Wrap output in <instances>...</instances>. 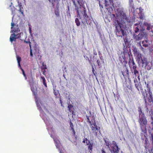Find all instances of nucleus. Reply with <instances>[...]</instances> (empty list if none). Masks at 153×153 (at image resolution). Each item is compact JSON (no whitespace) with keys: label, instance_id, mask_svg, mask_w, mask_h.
<instances>
[{"label":"nucleus","instance_id":"nucleus-1","mask_svg":"<svg viewBox=\"0 0 153 153\" xmlns=\"http://www.w3.org/2000/svg\"><path fill=\"white\" fill-rule=\"evenodd\" d=\"M75 7L77 13V17L75 19L76 26H79L80 22L84 25V28H86V24H90L92 21V18L87 14L86 8L84 5L83 0H72Z\"/></svg>","mask_w":153,"mask_h":153},{"label":"nucleus","instance_id":"nucleus-2","mask_svg":"<svg viewBox=\"0 0 153 153\" xmlns=\"http://www.w3.org/2000/svg\"><path fill=\"white\" fill-rule=\"evenodd\" d=\"M119 21L115 20L114 21L113 25L115 26V32L117 36L123 37L125 44L128 42L127 34L126 31L124 30V27H126V23L131 22V19L127 17L126 14L123 12L121 13L120 15Z\"/></svg>","mask_w":153,"mask_h":153},{"label":"nucleus","instance_id":"nucleus-3","mask_svg":"<svg viewBox=\"0 0 153 153\" xmlns=\"http://www.w3.org/2000/svg\"><path fill=\"white\" fill-rule=\"evenodd\" d=\"M138 121L140 123L142 131L144 133H146L147 132L146 125L147 124V121L144 114H143L141 116H139Z\"/></svg>","mask_w":153,"mask_h":153},{"label":"nucleus","instance_id":"nucleus-4","mask_svg":"<svg viewBox=\"0 0 153 153\" xmlns=\"http://www.w3.org/2000/svg\"><path fill=\"white\" fill-rule=\"evenodd\" d=\"M123 59L121 60L120 61L122 63H124L123 68L121 70V73L125 78L129 77V71L126 67V64H127V61L126 60V58L124 55L122 56Z\"/></svg>","mask_w":153,"mask_h":153},{"label":"nucleus","instance_id":"nucleus-5","mask_svg":"<svg viewBox=\"0 0 153 153\" xmlns=\"http://www.w3.org/2000/svg\"><path fill=\"white\" fill-rule=\"evenodd\" d=\"M144 29L142 27V29L140 30V33L139 34L134 36V39L136 41H139L143 38L147 37V33L144 31Z\"/></svg>","mask_w":153,"mask_h":153},{"label":"nucleus","instance_id":"nucleus-6","mask_svg":"<svg viewBox=\"0 0 153 153\" xmlns=\"http://www.w3.org/2000/svg\"><path fill=\"white\" fill-rule=\"evenodd\" d=\"M94 122H92V125L90 126L92 132L94 133L95 135L97 136V131H99L100 132V128L98 127L97 126L95 120L94 119L93 120Z\"/></svg>","mask_w":153,"mask_h":153},{"label":"nucleus","instance_id":"nucleus-7","mask_svg":"<svg viewBox=\"0 0 153 153\" xmlns=\"http://www.w3.org/2000/svg\"><path fill=\"white\" fill-rule=\"evenodd\" d=\"M112 143L114 146H111V149H110L111 153H118L119 148L117 143L114 141H113Z\"/></svg>","mask_w":153,"mask_h":153},{"label":"nucleus","instance_id":"nucleus-8","mask_svg":"<svg viewBox=\"0 0 153 153\" xmlns=\"http://www.w3.org/2000/svg\"><path fill=\"white\" fill-rule=\"evenodd\" d=\"M11 29H13L11 30V33H17L18 32H19L20 30L19 29L18 25H15V24L13 22L11 23Z\"/></svg>","mask_w":153,"mask_h":153},{"label":"nucleus","instance_id":"nucleus-9","mask_svg":"<svg viewBox=\"0 0 153 153\" xmlns=\"http://www.w3.org/2000/svg\"><path fill=\"white\" fill-rule=\"evenodd\" d=\"M128 64L130 68H132L133 69H137V66L134 62L133 57L131 58H129Z\"/></svg>","mask_w":153,"mask_h":153},{"label":"nucleus","instance_id":"nucleus-10","mask_svg":"<svg viewBox=\"0 0 153 153\" xmlns=\"http://www.w3.org/2000/svg\"><path fill=\"white\" fill-rule=\"evenodd\" d=\"M20 37V35L19 34H16L14 33H13L11 34L10 37V41L11 43L13 41H15L16 39L19 38Z\"/></svg>","mask_w":153,"mask_h":153},{"label":"nucleus","instance_id":"nucleus-11","mask_svg":"<svg viewBox=\"0 0 153 153\" xmlns=\"http://www.w3.org/2000/svg\"><path fill=\"white\" fill-rule=\"evenodd\" d=\"M143 25L146 28V30L147 31H151L152 32V26L150 23L146 22H144L143 23Z\"/></svg>","mask_w":153,"mask_h":153},{"label":"nucleus","instance_id":"nucleus-12","mask_svg":"<svg viewBox=\"0 0 153 153\" xmlns=\"http://www.w3.org/2000/svg\"><path fill=\"white\" fill-rule=\"evenodd\" d=\"M140 24V22H139V23H136L134 25V30L136 33L138 32L139 30L142 29H140L141 27Z\"/></svg>","mask_w":153,"mask_h":153},{"label":"nucleus","instance_id":"nucleus-13","mask_svg":"<svg viewBox=\"0 0 153 153\" xmlns=\"http://www.w3.org/2000/svg\"><path fill=\"white\" fill-rule=\"evenodd\" d=\"M134 53L135 55L137 57L138 59L139 60H140V58H141V54L139 53V52L136 50H134Z\"/></svg>","mask_w":153,"mask_h":153},{"label":"nucleus","instance_id":"nucleus-14","mask_svg":"<svg viewBox=\"0 0 153 153\" xmlns=\"http://www.w3.org/2000/svg\"><path fill=\"white\" fill-rule=\"evenodd\" d=\"M104 140L105 142V144L106 146H108L109 149H110V142L109 139L107 138H104Z\"/></svg>","mask_w":153,"mask_h":153},{"label":"nucleus","instance_id":"nucleus-15","mask_svg":"<svg viewBox=\"0 0 153 153\" xmlns=\"http://www.w3.org/2000/svg\"><path fill=\"white\" fill-rule=\"evenodd\" d=\"M134 71L133 73L134 74L135 76L136 77L137 76L138 79L139 81L140 80V74L138 72V71L137 70V69H133Z\"/></svg>","mask_w":153,"mask_h":153},{"label":"nucleus","instance_id":"nucleus-16","mask_svg":"<svg viewBox=\"0 0 153 153\" xmlns=\"http://www.w3.org/2000/svg\"><path fill=\"white\" fill-rule=\"evenodd\" d=\"M24 42L26 43H29V46L30 48V55L31 56L33 57V53H32V50L31 49V42L30 41H24Z\"/></svg>","mask_w":153,"mask_h":153},{"label":"nucleus","instance_id":"nucleus-17","mask_svg":"<svg viewBox=\"0 0 153 153\" xmlns=\"http://www.w3.org/2000/svg\"><path fill=\"white\" fill-rule=\"evenodd\" d=\"M33 53L36 56V55L39 56V50H38L36 47L34 48V50H33Z\"/></svg>","mask_w":153,"mask_h":153},{"label":"nucleus","instance_id":"nucleus-18","mask_svg":"<svg viewBox=\"0 0 153 153\" xmlns=\"http://www.w3.org/2000/svg\"><path fill=\"white\" fill-rule=\"evenodd\" d=\"M88 146V149L89 150L90 152H92L93 149V143L90 142V143H89Z\"/></svg>","mask_w":153,"mask_h":153},{"label":"nucleus","instance_id":"nucleus-19","mask_svg":"<svg viewBox=\"0 0 153 153\" xmlns=\"http://www.w3.org/2000/svg\"><path fill=\"white\" fill-rule=\"evenodd\" d=\"M148 40H146L145 41H142V43L143 44V46L145 48L147 47L148 46Z\"/></svg>","mask_w":153,"mask_h":153},{"label":"nucleus","instance_id":"nucleus-20","mask_svg":"<svg viewBox=\"0 0 153 153\" xmlns=\"http://www.w3.org/2000/svg\"><path fill=\"white\" fill-rule=\"evenodd\" d=\"M146 68L148 70H149L151 69L152 67V64L151 62H149L146 65Z\"/></svg>","mask_w":153,"mask_h":153},{"label":"nucleus","instance_id":"nucleus-21","mask_svg":"<svg viewBox=\"0 0 153 153\" xmlns=\"http://www.w3.org/2000/svg\"><path fill=\"white\" fill-rule=\"evenodd\" d=\"M17 59L18 63V65L19 67H21L20 65V62L21 60V58L19 56H17Z\"/></svg>","mask_w":153,"mask_h":153},{"label":"nucleus","instance_id":"nucleus-22","mask_svg":"<svg viewBox=\"0 0 153 153\" xmlns=\"http://www.w3.org/2000/svg\"><path fill=\"white\" fill-rule=\"evenodd\" d=\"M141 60V63L143 64V65H146L148 63V62H147L146 60L145 59V58H143V59L141 57V58H140V59Z\"/></svg>","mask_w":153,"mask_h":153},{"label":"nucleus","instance_id":"nucleus-23","mask_svg":"<svg viewBox=\"0 0 153 153\" xmlns=\"http://www.w3.org/2000/svg\"><path fill=\"white\" fill-rule=\"evenodd\" d=\"M82 142L84 143H86L87 145H88L89 143H90V141L88 140L86 138H84L83 139Z\"/></svg>","mask_w":153,"mask_h":153},{"label":"nucleus","instance_id":"nucleus-24","mask_svg":"<svg viewBox=\"0 0 153 153\" xmlns=\"http://www.w3.org/2000/svg\"><path fill=\"white\" fill-rule=\"evenodd\" d=\"M41 78L42 80L43 84L46 87H47V85L46 82V80L45 77L43 76H41Z\"/></svg>","mask_w":153,"mask_h":153},{"label":"nucleus","instance_id":"nucleus-25","mask_svg":"<svg viewBox=\"0 0 153 153\" xmlns=\"http://www.w3.org/2000/svg\"><path fill=\"white\" fill-rule=\"evenodd\" d=\"M19 68L22 71V74L23 75L24 77H25V80H27V77L26 76V75L25 74V73L24 70L21 67H20Z\"/></svg>","mask_w":153,"mask_h":153},{"label":"nucleus","instance_id":"nucleus-26","mask_svg":"<svg viewBox=\"0 0 153 153\" xmlns=\"http://www.w3.org/2000/svg\"><path fill=\"white\" fill-rule=\"evenodd\" d=\"M19 11L23 15V8L22 7V5H19Z\"/></svg>","mask_w":153,"mask_h":153},{"label":"nucleus","instance_id":"nucleus-27","mask_svg":"<svg viewBox=\"0 0 153 153\" xmlns=\"http://www.w3.org/2000/svg\"><path fill=\"white\" fill-rule=\"evenodd\" d=\"M86 118L87 120V121L90 124V126H91L92 125V122L93 121V119L91 120V121L90 120V119L89 118V116H86Z\"/></svg>","mask_w":153,"mask_h":153},{"label":"nucleus","instance_id":"nucleus-28","mask_svg":"<svg viewBox=\"0 0 153 153\" xmlns=\"http://www.w3.org/2000/svg\"><path fill=\"white\" fill-rule=\"evenodd\" d=\"M150 134L151 135L152 139H153V127L152 129H150L149 130Z\"/></svg>","mask_w":153,"mask_h":153},{"label":"nucleus","instance_id":"nucleus-29","mask_svg":"<svg viewBox=\"0 0 153 153\" xmlns=\"http://www.w3.org/2000/svg\"><path fill=\"white\" fill-rule=\"evenodd\" d=\"M148 101L150 103L153 102V99L152 96L150 94L149 97L148 98Z\"/></svg>","mask_w":153,"mask_h":153},{"label":"nucleus","instance_id":"nucleus-30","mask_svg":"<svg viewBox=\"0 0 153 153\" xmlns=\"http://www.w3.org/2000/svg\"><path fill=\"white\" fill-rule=\"evenodd\" d=\"M97 0L98 1V3H99V5H100V7L101 6L100 2L102 1H103V0ZM105 6L106 7H107L108 5H107V1H106V0H105Z\"/></svg>","mask_w":153,"mask_h":153},{"label":"nucleus","instance_id":"nucleus-31","mask_svg":"<svg viewBox=\"0 0 153 153\" xmlns=\"http://www.w3.org/2000/svg\"><path fill=\"white\" fill-rule=\"evenodd\" d=\"M97 62L98 64V65L99 67V68H100L101 67V64H102V63H103L102 62H101V60L99 59L97 60Z\"/></svg>","mask_w":153,"mask_h":153},{"label":"nucleus","instance_id":"nucleus-32","mask_svg":"<svg viewBox=\"0 0 153 153\" xmlns=\"http://www.w3.org/2000/svg\"><path fill=\"white\" fill-rule=\"evenodd\" d=\"M129 4L130 7L132 8H134V4L133 3V0H129Z\"/></svg>","mask_w":153,"mask_h":153},{"label":"nucleus","instance_id":"nucleus-33","mask_svg":"<svg viewBox=\"0 0 153 153\" xmlns=\"http://www.w3.org/2000/svg\"><path fill=\"white\" fill-rule=\"evenodd\" d=\"M69 124L70 125V126L71 128V129H74V126L73 123H72L71 120H70L69 121Z\"/></svg>","mask_w":153,"mask_h":153},{"label":"nucleus","instance_id":"nucleus-34","mask_svg":"<svg viewBox=\"0 0 153 153\" xmlns=\"http://www.w3.org/2000/svg\"><path fill=\"white\" fill-rule=\"evenodd\" d=\"M33 80L32 77V75L31 74L30 76V78L29 80H28V82L29 83H30L33 82Z\"/></svg>","mask_w":153,"mask_h":153},{"label":"nucleus","instance_id":"nucleus-35","mask_svg":"<svg viewBox=\"0 0 153 153\" xmlns=\"http://www.w3.org/2000/svg\"><path fill=\"white\" fill-rule=\"evenodd\" d=\"M42 71H43V70H45L47 69L46 65L45 64H43L42 68H41Z\"/></svg>","mask_w":153,"mask_h":153},{"label":"nucleus","instance_id":"nucleus-36","mask_svg":"<svg viewBox=\"0 0 153 153\" xmlns=\"http://www.w3.org/2000/svg\"><path fill=\"white\" fill-rule=\"evenodd\" d=\"M73 107V106L71 105V104H68V109L69 111L70 112H71V109Z\"/></svg>","mask_w":153,"mask_h":153},{"label":"nucleus","instance_id":"nucleus-37","mask_svg":"<svg viewBox=\"0 0 153 153\" xmlns=\"http://www.w3.org/2000/svg\"><path fill=\"white\" fill-rule=\"evenodd\" d=\"M139 83L138 82L136 84H135V86L137 89L139 91Z\"/></svg>","mask_w":153,"mask_h":153},{"label":"nucleus","instance_id":"nucleus-38","mask_svg":"<svg viewBox=\"0 0 153 153\" xmlns=\"http://www.w3.org/2000/svg\"><path fill=\"white\" fill-rule=\"evenodd\" d=\"M145 94H146V96L147 95V93H146L145 94L143 93H142V94L144 96V101H145V102L146 103V99Z\"/></svg>","mask_w":153,"mask_h":153},{"label":"nucleus","instance_id":"nucleus-39","mask_svg":"<svg viewBox=\"0 0 153 153\" xmlns=\"http://www.w3.org/2000/svg\"><path fill=\"white\" fill-rule=\"evenodd\" d=\"M144 114L143 112H142V110L140 109V110L139 111V116H141L142 114Z\"/></svg>","mask_w":153,"mask_h":153},{"label":"nucleus","instance_id":"nucleus-40","mask_svg":"<svg viewBox=\"0 0 153 153\" xmlns=\"http://www.w3.org/2000/svg\"><path fill=\"white\" fill-rule=\"evenodd\" d=\"M99 57H100V60H101V62H104V59H103L102 56H100Z\"/></svg>","mask_w":153,"mask_h":153},{"label":"nucleus","instance_id":"nucleus-41","mask_svg":"<svg viewBox=\"0 0 153 153\" xmlns=\"http://www.w3.org/2000/svg\"><path fill=\"white\" fill-rule=\"evenodd\" d=\"M35 100L36 103V105H37V107H39V105H40V104H39V103L37 99H35Z\"/></svg>","mask_w":153,"mask_h":153},{"label":"nucleus","instance_id":"nucleus-42","mask_svg":"<svg viewBox=\"0 0 153 153\" xmlns=\"http://www.w3.org/2000/svg\"><path fill=\"white\" fill-rule=\"evenodd\" d=\"M38 109L40 111H42V109L40 105H39V107H38Z\"/></svg>","mask_w":153,"mask_h":153},{"label":"nucleus","instance_id":"nucleus-43","mask_svg":"<svg viewBox=\"0 0 153 153\" xmlns=\"http://www.w3.org/2000/svg\"><path fill=\"white\" fill-rule=\"evenodd\" d=\"M138 43L139 44V45H140V47H141V49L143 51V50L144 49V48H143V47H142V46L141 45V42H140Z\"/></svg>","mask_w":153,"mask_h":153},{"label":"nucleus","instance_id":"nucleus-44","mask_svg":"<svg viewBox=\"0 0 153 153\" xmlns=\"http://www.w3.org/2000/svg\"><path fill=\"white\" fill-rule=\"evenodd\" d=\"M31 90L32 91V92H33V93L34 94V95L36 96V93H35V91H34L33 89H32V88H31Z\"/></svg>","mask_w":153,"mask_h":153},{"label":"nucleus","instance_id":"nucleus-45","mask_svg":"<svg viewBox=\"0 0 153 153\" xmlns=\"http://www.w3.org/2000/svg\"><path fill=\"white\" fill-rule=\"evenodd\" d=\"M71 130H72V132H73V135H75L76 132H75V131L74 130V129H71Z\"/></svg>","mask_w":153,"mask_h":153},{"label":"nucleus","instance_id":"nucleus-46","mask_svg":"<svg viewBox=\"0 0 153 153\" xmlns=\"http://www.w3.org/2000/svg\"><path fill=\"white\" fill-rule=\"evenodd\" d=\"M101 152L102 153H106V152L105 151L104 149H101Z\"/></svg>","mask_w":153,"mask_h":153},{"label":"nucleus","instance_id":"nucleus-47","mask_svg":"<svg viewBox=\"0 0 153 153\" xmlns=\"http://www.w3.org/2000/svg\"><path fill=\"white\" fill-rule=\"evenodd\" d=\"M151 118H152V122H151V124L152 125V128H153V118H152V117H151ZM152 129V128H150L149 129H149Z\"/></svg>","mask_w":153,"mask_h":153},{"label":"nucleus","instance_id":"nucleus-48","mask_svg":"<svg viewBox=\"0 0 153 153\" xmlns=\"http://www.w3.org/2000/svg\"><path fill=\"white\" fill-rule=\"evenodd\" d=\"M59 101L60 102V104H61V106H62V100H61V98H60V99Z\"/></svg>","mask_w":153,"mask_h":153},{"label":"nucleus","instance_id":"nucleus-49","mask_svg":"<svg viewBox=\"0 0 153 153\" xmlns=\"http://www.w3.org/2000/svg\"><path fill=\"white\" fill-rule=\"evenodd\" d=\"M92 71L93 72V73H94V74L95 75V74L94 73V68L93 65H92Z\"/></svg>","mask_w":153,"mask_h":153},{"label":"nucleus","instance_id":"nucleus-50","mask_svg":"<svg viewBox=\"0 0 153 153\" xmlns=\"http://www.w3.org/2000/svg\"><path fill=\"white\" fill-rule=\"evenodd\" d=\"M45 70H43V71H42V74H43L44 75H45V72H46V71Z\"/></svg>","mask_w":153,"mask_h":153},{"label":"nucleus","instance_id":"nucleus-51","mask_svg":"<svg viewBox=\"0 0 153 153\" xmlns=\"http://www.w3.org/2000/svg\"><path fill=\"white\" fill-rule=\"evenodd\" d=\"M134 83H135V84L136 83H137V82H138L137 81V79H134Z\"/></svg>","mask_w":153,"mask_h":153},{"label":"nucleus","instance_id":"nucleus-52","mask_svg":"<svg viewBox=\"0 0 153 153\" xmlns=\"http://www.w3.org/2000/svg\"><path fill=\"white\" fill-rule=\"evenodd\" d=\"M94 54L95 55H97V53L96 51L95 52L94 50Z\"/></svg>","mask_w":153,"mask_h":153},{"label":"nucleus","instance_id":"nucleus-53","mask_svg":"<svg viewBox=\"0 0 153 153\" xmlns=\"http://www.w3.org/2000/svg\"><path fill=\"white\" fill-rule=\"evenodd\" d=\"M111 16L112 17H115V15L114 14H112L111 15Z\"/></svg>","mask_w":153,"mask_h":153},{"label":"nucleus","instance_id":"nucleus-54","mask_svg":"<svg viewBox=\"0 0 153 153\" xmlns=\"http://www.w3.org/2000/svg\"><path fill=\"white\" fill-rule=\"evenodd\" d=\"M89 116L90 117L91 115V111H89Z\"/></svg>","mask_w":153,"mask_h":153},{"label":"nucleus","instance_id":"nucleus-55","mask_svg":"<svg viewBox=\"0 0 153 153\" xmlns=\"http://www.w3.org/2000/svg\"><path fill=\"white\" fill-rule=\"evenodd\" d=\"M109 1L110 2L111 4V2H112V0H109Z\"/></svg>","mask_w":153,"mask_h":153},{"label":"nucleus","instance_id":"nucleus-56","mask_svg":"<svg viewBox=\"0 0 153 153\" xmlns=\"http://www.w3.org/2000/svg\"><path fill=\"white\" fill-rule=\"evenodd\" d=\"M55 13L56 15H57L59 14L58 12V13H56V12H55Z\"/></svg>","mask_w":153,"mask_h":153},{"label":"nucleus","instance_id":"nucleus-57","mask_svg":"<svg viewBox=\"0 0 153 153\" xmlns=\"http://www.w3.org/2000/svg\"><path fill=\"white\" fill-rule=\"evenodd\" d=\"M100 7H102V8H103V6L102 5H101V6Z\"/></svg>","mask_w":153,"mask_h":153}]
</instances>
